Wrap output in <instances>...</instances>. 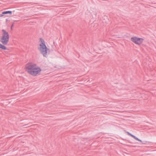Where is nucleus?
<instances>
[{"label": "nucleus", "mask_w": 156, "mask_h": 156, "mask_svg": "<svg viewBox=\"0 0 156 156\" xmlns=\"http://www.w3.org/2000/svg\"><path fill=\"white\" fill-rule=\"evenodd\" d=\"M5 45L0 43V48L4 50H6L7 48L4 46Z\"/></svg>", "instance_id": "5"}, {"label": "nucleus", "mask_w": 156, "mask_h": 156, "mask_svg": "<svg viewBox=\"0 0 156 156\" xmlns=\"http://www.w3.org/2000/svg\"><path fill=\"white\" fill-rule=\"evenodd\" d=\"M26 69L27 73L33 76H37L41 70V68L36 64L32 62L27 63Z\"/></svg>", "instance_id": "1"}, {"label": "nucleus", "mask_w": 156, "mask_h": 156, "mask_svg": "<svg viewBox=\"0 0 156 156\" xmlns=\"http://www.w3.org/2000/svg\"><path fill=\"white\" fill-rule=\"evenodd\" d=\"M135 140H138V141H139L140 142H142V141L141 140H140L139 139H138V138L136 137L135 139Z\"/></svg>", "instance_id": "8"}, {"label": "nucleus", "mask_w": 156, "mask_h": 156, "mask_svg": "<svg viewBox=\"0 0 156 156\" xmlns=\"http://www.w3.org/2000/svg\"><path fill=\"white\" fill-rule=\"evenodd\" d=\"M2 14H9L11 15L12 14V11H5L3 12Z\"/></svg>", "instance_id": "6"}, {"label": "nucleus", "mask_w": 156, "mask_h": 156, "mask_svg": "<svg viewBox=\"0 0 156 156\" xmlns=\"http://www.w3.org/2000/svg\"><path fill=\"white\" fill-rule=\"evenodd\" d=\"M132 137H133V138L134 139H135L136 137V136H134L133 135V136H132Z\"/></svg>", "instance_id": "10"}, {"label": "nucleus", "mask_w": 156, "mask_h": 156, "mask_svg": "<svg viewBox=\"0 0 156 156\" xmlns=\"http://www.w3.org/2000/svg\"><path fill=\"white\" fill-rule=\"evenodd\" d=\"M40 41L41 43L40 44V47L38 48V49L44 57H46L48 48L45 44V42L43 39L40 38Z\"/></svg>", "instance_id": "2"}, {"label": "nucleus", "mask_w": 156, "mask_h": 156, "mask_svg": "<svg viewBox=\"0 0 156 156\" xmlns=\"http://www.w3.org/2000/svg\"><path fill=\"white\" fill-rule=\"evenodd\" d=\"M4 14H2H2L0 15V17H2V16H4Z\"/></svg>", "instance_id": "11"}, {"label": "nucleus", "mask_w": 156, "mask_h": 156, "mask_svg": "<svg viewBox=\"0 0 156 156\" xmlns=\"http://www.w3.org/2000/svg\"><path fill=\"white\" fill-rule=\"evenodd\" d=\"M127 134H128V135L130 136H132L133 135H132V134H131V133H129L128 132H127Z\"/></svg>", "instance_id": "9"}, {"label": "nucleus", "mask_w": 156, "mask_h": 156, "mask_svg": "<svg viewBox=\"0 0 156 156\" xmlns=\"http://www.w3.org/2000/svg\"><path fill=\"white\" fill-rule=\"evenodd\" d=\"M144 39L142 38L137 37H132L131 38L132 41L138 45H140L143 41Z\"/></svg>", "instance_id": "4"}, {"label": "nucleus", "mask_w": 156, "mask_h": 156, "mask_svg": "<svg viewBox=\"0 0 156 156\" xmlns=\"http://www.w3.org/2000/svg\"><path fill=\"white\" fill-rule=\"evenodd\" d=\"M2 36L0 37V42L3 45H6L9 41V33L4 29L2 30Z\"/></svg>", "instance_id": "3"}, {"label": "nucleus", "mask_w": 156, "mask_h": 156, "mask_svg": "<svg viewBox=\"0 0 156 156\" xmlns=\"http://www.w3.org/2000/svg\"><path fill=\"white\" fill-rule=\"evenodd\" d=\"M141 142L143 144H147V143H151L150 142H148V141H144L143 142L142 141V142Z\"/></svg>", "instance_id": "7"}]
</instances>
